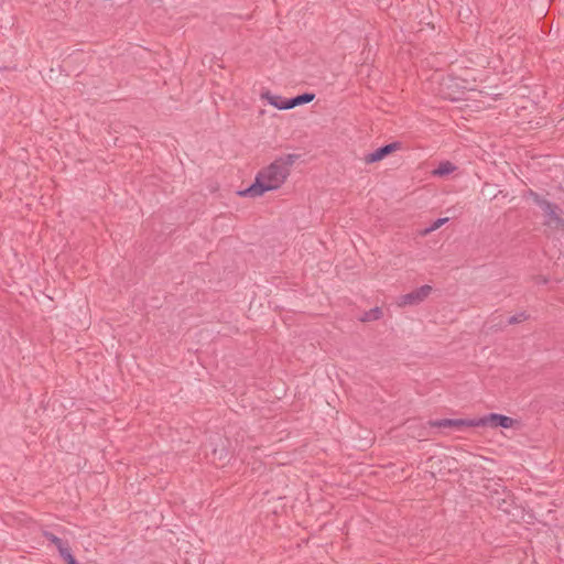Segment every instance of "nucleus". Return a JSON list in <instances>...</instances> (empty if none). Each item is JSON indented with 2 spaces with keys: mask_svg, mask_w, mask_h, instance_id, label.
<instances>
[{
  "mask_svg": "<svg viewBox=\"0 0 564 564\" xmlns=\"http://www.w3.org/2000/svg\"><path fill=\"white\" fill-rule=\"evenodd\" d=\"M42 535H43L47 541H50L51 543H53V544L56 546V549H57L58 553L61 552V550H63L64 547H66V546L68 545V543H67V542L63 541L62 539H59L58 536H56L55 534H53V533H52V532H50V531L44 530V531L42 532Z\"/></svg>",
  "mask_w": 564,
  "mask_h": 564,
  "instance_id": "obj_10",
  "label": "nucleus"
},
{
  "mask_svg": "<svg viewBox=\"0 0 564 564\" xmlns=\"http://www.w3.org/2000/svg\"><path fill=\"white\" fill-rule=\"evenodd\" d=\"M514 420L512 417L502 415V414H496L491 413L485 417H481L479 420H471L470 423H468L469 426H485L490 425L494 427L501 426L505 429H510L513 426Z\"/></svg>",
  "mask_w": 564,
  "mask_h": 564,
  "instance_id": "obj_3",
  "label": "nucleus"
},
{
  "mask_svg": "<svg viewBox=\"0 0 564 564\" xmlns=\"http://www.w3.org/2000/svg\"><path fill=\"white\" fill-rule=\"evenodd\" d=\"M432 292V286L431 285H423L410 293H406L404 295H401L398 301H397V304L399 306H408V305H416V304H420L421 302H423L425 299L429 297V295L431 294Z\"/></svg>",
  "mask_w": 564,
  "mask_h": 564,
  "instance_id": "obj_4",
  "label": "nucleus"
},
{
  "mask_svg": "<svg viewBox=\"0 0 564 564\" xmlns=\"http://www.w3.org/2000/svg\"><path fill=\"white\" fill-rule=\"evenodd\" d=\"M59 555L67 564H78V562L70 552L69 545L61 550Z\"/></svg>",
  "mask_w": 564,
  "mask_h": 564,
  "instance_id": "obj_12",
  "label": "nucleus"
},
{
  "mask_svg": "<svg viewBox=\"0 0 564 564\" xmlns=\"http://www.w3.org/2000/svg\"><path fill=\"white\" fill-rule=\"evenodd\" d=\"M262 99H267L270 105L274 106L278 109H289V107L284 106L288 102V99H283L280 96L272 95L269 90L261 94Z\"/></svg>",
  "mask_w": 564,
  "mask_h": 564,
  "instance_id": "obj_7",
  "label": "nucleus"
},
{
  "mask_svg": "<svg viewBox=\"0 0 564 564\" xmlns=\"http://www.w3.org/2000/svg\"><path fill=\"white\" fill-rule=\"evenodd\" d=\"M299 159L296 154H285L276 158L268 166L261 169L252 185L238 194L242 197H259L265 192L280 188L291 173V169Z\"/></svg>",
  "mask_w": 564,
  "mask_h": 564,
  "instance_id": "obj_1",
  "label": "nucleus"
},
{
  "mask_svg": "<svg viewBox=\"0 0 564 564\" xmlns=\"http://www.w3.org/2000/svg\"><path fill=\"white\" fill-rule=\"evenodd\" d=\"M468 423L470 421L465 420H452V419H443L437 421H430L429 424L433 427H440V429H447V427H455L459 429L462 426H469Z\"/></svg>",
  "mask_w": 564,
  "mask_h": 564,
  "instance_id": "obj_6",
  "label": "nucleus"
},
{
  "mask_svg": "<svg viewBox=\"0 0 564 564\" xmlns=\"http://www.w3.org/2000/svg\"><path fill=\"white\" fill-rule=\"evenodd\" d=\"M455 170H456V166L452 162L444 161L438 164V166L432 172V174L434 176L442 177V176H446V175L453 173Z\"/></svg>",
  "mask_w": 564,
  "mask_h": 564,
  "instance_id": "obj_9",
  "label": "nucleus"
},
{
  "mask_svg": "<svg viewBox=\"0 0 564 564\" xmlns=\"http://www.w3.org/2000/svg\"><path fill=\"white\" fill-rule=\"evenodd\" d=\"M525 197L533 200L535 205H538L545 218L544 225L547 227H551L553 229L560 230L564 228V219L560 215V207L558 205L551 203L536 192L529 189L525 194Z\"/></svg>",
  "mask_w": 564,
  "mask_h": 564,
  "instance_id": "obj_2",
  "label": "nucleus"
},
{
  "mask_svg": "<svg viewBox=\"0 0 564 564\" xmlns=\"http://www.w3.org/2000/svg\"><path fill=\"white\" fill-rule=\"evenodd\" d=\"M382 317V310L380 307L371 308L362 314V316L359 317L360 322H372L378 321Z\"/></svg>",
  "mask_w": 564,
  "mask_h": 564,
  "instance_id": "obj_11",
  "label": "nucleus"
},
{
  "mask_svg": "<svg viewBox=\"0 0 564 564\" xmlns=\"http://www.w3.org/2000/svg\"><path fill=\"white\" fill-rule=\"evenodd\" d=\"M399 149H401V144L399 142H392V143L386 144V145L375 150L373 152L366 154L364 158V161L367 164L379 162Z\"/></svg>",
  "mask_w": 564,
  "mask_h": 564,
  "instance_id": "obj_5",
  "label": "nucleus"
},
{
  "mask_svg": "<svg viewBox=\"0 0 564 564\" xmlns=\"http://www.w3.org/2000/svg\"><path fill=\"white\" fill-rule=\"evenodd\" d=\"M448 221V218H438L436 219L429 228L424 230V235L431 234L432 231L441 228L445 223Z\"/></svg>",
  "mask_w": 564,
  "mask_h": 564,
  "instance_id": "obj_13",
  "label": "nucleus"
},
{
  "mask_svg": "<svg viewBox=\"0 0 564 564\" xmlns=\"http://www.w3.org/2000/svg\"><path fill=\"white\" fill-rule=\"evenodd\" d=\"M314 97H315L314 94L299 95V96H296L294 98L288 99V102L284 106H286V107H289V109H291V108H294L296 106L311 102L314 99Z\"/></svg>",
  "mask_w": 564,
  "mask_h": 564,
  "instance_id": "obj_8",
  "label": "nucleus"
},
{
  "mask_svg": "<svg viewBox=\"0 0 564 564\" xmlns=\"http://www.w3.org/2000/svg\"><path fill=\"white\" fill-rule=\"evenodd\" d=\"M527 319H528V315L524 312H522V313L511 316L508 319V324L513 325V324L522 323Z\"/></svg>",
  "mask_w": 564,
  "mask_h": 564,
  "instance_id": "obj_14",
  "label": "nucleus"
}]
</instances>
